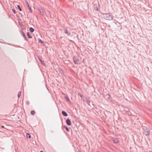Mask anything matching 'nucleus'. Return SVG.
Returning a JSON list of instances; mask_svg holds the SVG:
<instances>
[{
  "instance_id": "obj_1",
  "label": "nucleus",
  "mask_w": 152,
  "mask_h": 152,
  "mask_svg": "<svg viewBox=\"0 0 152 152\" xmlns=\"http://www.w3.org/2000/svg\"><path fill=\"white\" fill-rule=\"evenodd\" d=\"M102 17L105 19L107 20H112L113 18L108 13H103L102 14Z\"/></svg>"
},
{
  "instance_id": "obj_2",
  "label": "nucleus",
  "mask_w": 152,
  "mask_h": 152,
  "mask_svg": "<svg viewBox=\"0 0 152 152\" xmlns=\"http://www.w3.org/2000/svg\"><path fill=\"white\" fill-rule=\"evenodd\" d=\"M73 60L75 64H79V61L76 57H74L73 58Z\"/></svg>"
},
{
  "instance_id": "obj_3",
  "label": "nucleus",
  "mask_w": 152,
  "mask_h": 152,
  "mask_svg": "<svg viewBox=\"0 0 152 152\" xmlns=\"http://www.w3.org/2000/svg\"><path fill=\"white\" fill-rule=\"evenodd\" d=\"M150 130L149 129H146L145 130H144V134H145L147 136L149 135L150 134Z\"/></svg>"
},
{
  "instance_id": "obj_4",
  "label": "nucleus",
  "mask_w": 152,
  "mask_h": 152,
  "mask_svg": "<svg viewBox=\"0 0 152 152\" xmlns=\"http://www.w3.org/2000/svg\"><path fill=\"white\" fill-rule=\"evenodd\" d=\"M25 2H26V4L27 5V6H28V8L30 12H32V9H31V7H30L29 5V4H28V1H26Z\"/></svg>"
},
{
  "instance_id": "obj_5",
  "label": "nucleus",
  "mask_w": 152,
  "mask_h": 152,
  "mask_svg": "<svg viewBox=\"0 0 152 152\" xmlns=\"http://www.w3.org/2000/svg\"><path fill=\"white\" fill-rule=\"evenodd\" d=\"M66 122L68 125L70 126L71 125V121L68 118L67 119V120L66 121Z\"/></svg>"
},
{
  "instance_id": "obj_6",
  "label": "nucleus",
  "mask_w": 152,
  "mask_h": 152,
  "mask_svg": "<svg viewBox=\"0 0 152 152\" xmlns=\"http://www.w3.org/2000/svg\"><path fill=\"white\" fill-rule=\"evenodd\" d=\"M38 10L40 14L43 15L44 14V11L42 8H38Z\"/></svg>"
},
{
  "instance_id": "obj_7",
  "label": "nucleus",
  "mask_w": 152,
  "mask_h": 152,
  "mask_svg": "<svg viewBox=\"0 0 152 152\" xmlns=\"http://www.w3.org/2000/svg\"><path fill=\"white\" fill-rule=\"evenodd\" d=\"M64 32L66 34H68V35L69 36L70 35V33L69 32L68 30L67 29H65L64 30Z\"/></svg>"
},
{
  "instance_id": "obj_8",
  "label": "nucleus",
  "mask_w": 152,
  "mask_h": 152,
  "mask_svg": "<svg viewBox=\"0 0 152 152\" xmlns=\"http://www.w3.org/2000/svg\"><path fill=\"white\" fill-rule=\"evenodd\" d=\"M62 115L65 116H67V115H68V114H67V113L65 112V111H63L62 112Z\"/></svg>"
},
{
  "instance_id": "obj_9",
  "label": "nucleus",
  "mask_w": 152,
  "mask_h": 152,
  "mask_svg": "<svg viewBox=\"0 0 152 152\" xmlns=\"http://www.w3.org/2000/svg\"><path fill=\"white\" fill-rule=\"evenodd\" d=\"M21 33H22V35H23V36L24 38L27 41V38H26V37L25 34L22 31Z\"/></svg>"
},
{
  "instance_id": "obj_10",
  "label": "nucleus",
  "mask_w": 152,
  "mask_h": 152,
  "mask_svg": "<svg viewBox=\"0 0 152 152\" xmlns=\"http://www.w3.org/2000/svg\"><path fill=\"white\" fill-rule=\"evenodd\" d=\"M129 109L127 108H126L124 109V111L125 112V113L126 114L127 113L129 112Z\"/></svg>"
},
{
  "instance_id": "obj_11",
  "label": "nucleus",
  "mask_w": 152,
  "mask_h": 152,
  "mask_svg": "<svg viewBox=\"0 0 152 152\" xmlns=\"http://www.w3.org/2000/svg\"><path fill=\"white\" fill-rule=\"evenodd\" d=\"M119 141V140L117 138H115V143H118Z\"/></svg>"
},
{
  "instance_id": "obj_12",
  "label": "nucleus",
  "mask_w": 152,
  "mask_h": 152,
  "mask_svg": "<svg viewBox=\"0 0 152 152\" xmlns=\"http://www.w3.org/2000/svg\"><path fill=\"white\" fill-rule=\"evenodd\" d=\"M27 35L28 36V37L29 38H32V36L29 34V33L28 32L27 33Z\"/></svg>"
},
{
  "instance_id": "obj_13",
  "label": "nucleus",
  "mask_w": 152,
  "mask_h": 152,
  "mask_svg": "<svg viewBox=\"0 0 152 152\" xmlns=\"http://www.w3.org/2000/svg\"><path fill=\"white\" fill-rule=\"evenodd\" d=\"M26 137H28L29 138H31V135H30V134H29L28 133H26Z\"/></svg>"
},
{
  "instance_id": "obj_14",
  "label": "nucleus",
  "mask_w": 152,
  "mask_h": 152,
  "mask_svg": "<svg viewBox=\"0 0 152 152\" xmlns=\"http://www.w3.org/2000/svg\"><path fill=\"white\" fill-rule=\"evenodd\" d=\"M29 30L31 32H34V30L33 28L32 27H30L29 28Z\"/></svg>"
},
{
  "instance_id": "obj_15",
  "label": "nucleus",
  "mask_w": 152,
  "mask_h": 152,
  "mask_svg": "<svg viewBox=\"0 0 152 152\" xmlns=\"http://www.w3.org/2000/svg\"><path fill=\"white\" fill-rule=\"evenodd\" d=\"M35 113V111L34 110H32L31 112V113L32 115H34Z\"/></svg>"
},
{
  "instance_id": "obj_16",
  "label": "nucleus",
  "mask_w": 152,
  "mask_h": 152,
  "mask_svg": "<svg viewBox=\"0 0 152 152\" xmlns=\"http://www.w3.org/2000/svg\"><path fill=\"white\" fill-rule=\"evenodd\" d=\"M17 7L20 11H21L22 10L20 7V6L19 5H17Z\"/></svg>"
},
{
  "instance_id": "obj_17",
  "label": "nucleus",
  "mask_w": 152,
  "mask_h": 152,
  "mask_svg": "<svg viewBox=\"0 0 152 152\" xmlns=\"http://www.w3.org/2000/svg\"><path fill=\"white\" fill-rule=\"evenodd\" d=\"M59 71L61 74H62L63 72V70L61 69H59Z\"/></svg>"
},
{
  "instance_id": "obj_18",
  "label": "nucleus",
  "mask_w": 152,
  "mask_h": 152,
  "mask_svg": "<svg viewBox=\"0 0 152 152\" xmlns=\"http://www.w3.org/2000/svg\"><path fill=\"white\" fill-rule=\"evenodd\" d=\"M126 114L130 116H131L132 114L130 112V110H129V112H128Z\"/></svg>"
},
{
  "instance_id": "obj_19",
  "label": "nucleus",
  "mask_w": 152,
  "mask_h": 152,
  "mask_svg": "<svg viewBox=\"0 0 152 152\" xmlns=\"http://www.w3.org/2000/svg\"><path fill=\"white\" fill-rule=\"evenodd\" d=\"M20 95H21V92H19L18 93V98H19L20 97Z\"/></svg>"
},
{
  "instance_id": "obj_20",
  "label": "nucleus",
  "mask_w": 152,
  "mask_h": 152,
  "mask_svg": "<svg viewBox=\"0 0 152 152\" xmlns=\"http://www.w3.org/2000/svg\"><path fill=\"white\" fill-rule=\"evenodd\" d=\"M65 98L66 99V101H69V98L68 96H66Z\"/></svg>"
},
{
  "instance_id": "obj_21",
  "label": "nucleus",
  "mask_w": 152,
  "mask_h": 152,
  "mask_svg": "<svg viewBox=\"0 0 152 152\" xmlns=\"http://www.w3.org/2000/svg\"><path fill=\"white\" fill-rule=\"evenodd\" d=\"M64 128H65V129H66V130L67 131H69V129H68V128H67V127L66 126H64Z\"/></svg>"
},
{
  "instance_id": "obj_22",
  "label": "nucleus",
  "mask_w": 152,
  "mask_h": 152,
  "mask_svg": "<svg viewBox=\"0 0 152 152\" xmlns=\"http://www.w3.org/2000/svg\"><path fill=\"white\" fill-rule=\"evenodd\" d=\"M86 101H87V103L88 104V105H90V101L89 100H87Z\"/></svg>"
},
{
  "instance_id": "obj_23",
  "label": "nucleus",
  "mask_w": 152,
  "mask_h": 152,
  "mask_svg": "<svg viewBox=\"0 0 152 152\" xmlns=\"http://www.w3.org/2000/svg\"><path fill=\"white\" fill-rule=\"evenodd\" d=\"M94 9L96 10H98V7H97V5H96V7H95Z\"/></svg>"
},
{
  "instance_id": "obj_24",
  "label": "nucleus",
  "mask_w": 152,
  "mask_h": 152,
  "mask_svg": "<svg viewBox=\"0 0 152 152\" xmlns=\"http://www.w3.org/2000/svg\"><path fill=\"white\" fill-rule=\"evenodd\" d=\"M12 10L13 12L14 13V14H15L16 13V11L14 9H12Z\"/></svg>"
},
{
  "instance_id": "obj_25",
  "label": "nucleus",
  "mask_w": 152,
  "mask_h": 152,
  "mask_svg": "<svg viewBox=\"0 0 152 152\" xmlns=\"http://www.w3.org/2000/svg\"><path fill=\"white\" fill-rule=\"evenodd\" d=\"M39 42H40L42 44L43 43V42L41 39H39Z\"/></svg>"
},
{
  "instance_id": "obj_26",
  "label": "nucleus",
  "mask_w": 152,
  "mask_h": 152,
  "mask_svg": "<svg viewBox=\"0 0 152 152\" xmlns=\"http://www.w3.org/2000/svg\"><path fill=\"white\" fill-rule=\"evenodd\" d=\"M40 61L41 62V63L42 64V65H44V63L40 59H39Z\"/></svg>"
},
{
  "instance_id": "obj_27",
  "label": "nucleus",
  "mask_w": 152,
  "mask_h": 152,
  "mask_svg": "<svg viewBox=\"0 0 152 152\" xmlns=\"http://www.w3.org/2000/svg\"><path fill=\"white\" fill-rule=\"evenodd\" d=\"M4 149V148H1V150H3V149Z\"/></svg>"
},
{
  "instance_id": "obj_28",
  "label": "nucleus",
  "mask_w": 152,
  "mask_h": 152,
  "mask_svg": "<svg viewBox=\"0 0 152 152\" xmlns=\"http://www.w3.org/2000/svg\"><path fill=\"white\" fill-rule=\"evenodd\" d=\"M40 152H43L42 151H41Z\"/></svg>"
},
{
  "instance_id": "obj_29",
  "label": "nucleus",
  "mask_w": 152,
  "mask_h": 152,
  "mask_svg": "<svg viewBox=\"0 0 152 152\" xmlns=\"http://www.w3.org/2000/svg\"><path fill=\"white\" fill-rule=\"evenodd\" d=\"M16 16H17V17H18V15H17Z\"/></svg>"
},
{
  "instance_id": "obj_30",
  "label": "nucleus",
  "mask_w": 152,
  "mask_h": 152,
  "mask_svg": "<svg viewBox=\"0 0 152 152\" xmlns=\"http://www.w3.org/2000/svg\"><path fill=\"white\" fill-rule=\"evenodd\" d=\"M113 141L114 142V140H113Z\"/></svg>"
}]
</instances>
